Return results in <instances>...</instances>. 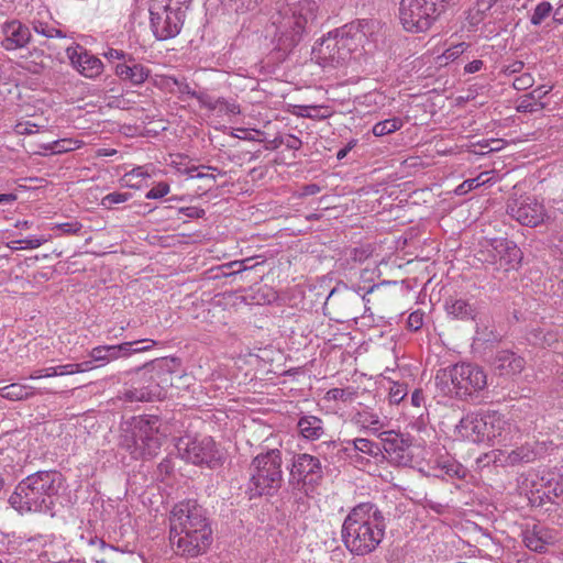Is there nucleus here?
Here are the masks:
<instances>
[{"label":"nucleus","instance_id":"1","mask_svg":"<svg viewBox=\"0 0 563 563\" xmlns=\"http://www.w3.org/2000/svg\"><path fill=\"white\" fill-rule=\"evenodd\" d=\"M169 540L176 552L197 558L212 543V529L206 510L196 500H184L174 506L169 518Z\"/></svg>","mask_w":563,"mask_h":563},{"label":"nucleus","instance_id":"2","mask_svg":"<svg viewBox=\"0 0 563 563\" xmlns=\"http://www.w3.org/2000/svg\"><path fill=\"white\" fill-rule=\"evenodd\" d=\"M319 4L314 0H287L276 7L271 16L275 32L273 41L278 51H292L317 22Z\"/></svg>","mask_w":563,"mask_h":563},{"label":"nucleus","instance_id":"3","mask_svg":"<svg viewBox=\"0 0 563 563\" xmlns=\"http://www.w3.org/2000/svg\"><path fill=\"white\" fill-rule=\"evenodd\" d=\"M386 522L378 508L362 503L351 509L342 526V539L354 555L374 552L385 537Z\"/></svg>","mask_w":563,"mask_h":563},{"label":"nucleus","instance_id":"4","mask_svg":"<svg viewBox=\"0 0 563 563\" xmlns=\"http://www.w3.org/2000/svg\"><path fill=\"white\" fill-rule=\"evenodd\" d=\"M176 365L175 358L162 357L133 369L135 380L124 388L119 399L126 402H151L165 399L168 388L173 385Z\"/></svg>","mask_w":563,"mask_h":563},{"label":"nucleus","instance_id":"5","mask_svg":"<svg viewBox=\"0 0 563 563\" xmlns=\"http://www.w3.org/2000/svg\"><path fill=\"white\" fill-rule=\"evenodd\" d=\"M62 485L63 475L59 472H36L16 485L9 503L20 514L46 511L54 504Z\"/></svg>","mask_w":563,"mask_h":563},{"label":"nucleus","instance_id":"6","mask_svg":"<svg viewBox=\"0 0 563 563\" xmlns=\"http://www.w3.org/2000/svg\"><path fill=\"white\" fill-rule=\"evenodd\" d=\"M457 432L473 443L506 441L512 432V424L497 411H487L484 415L470 413L461 419Z\"/></svg>","mask_w":563,"mask_h":563},{"label":"nucleus","instance_id":"7","mask_svg":"<svg viewBox=\"0 0 563 563\" xmlns=\"http://www.w3.org/2000/svg\"><path fill=\"white\" fill-rule=\"evenodd\" d=\"M162 421L154 415L133 418L131 435L123 440V446L134 459H150L158 454L165 435L161 432Z\"/></svg>","mask_w":563,"mask_h":563},{"label":"nucleus","instance_id":"8","mask_svg":"<svg viewBox=\"0 0 563 563\" xmlns=\"http://www.w3.org/2000/svg\"><path fill=\"white\" fill-rule=\"evenodd\" d=\"M249 494L251 498L273 496L283 482L282 454L272 450L257 455L251 464Z\"/></svg>","mask_w":563,"mask_h":563},{"label":"nucleus","instance_id":"9","mask_svg":"<svg viewBox=\"0 0 563 563\" xmlns=\"http://www.w3.org/2000/svg\"><path fill=\"white\" fill-rule=\"evenodd\" d=\"M435 380L445 385L448 393L456 396H468L483 390L487 386V376L482 367L471 363H460L441 369Z\"/></svg>","mask_w":563,"mask_h":563},{"label":"nucleus","instance_id":"10","mask_svg":"<svg viewBox=\"0 0 563 563\" xmlns=\"http://www.w3.org/2000/svg\"><path fill=\"white\" fill-rule=\"evenodd\" d=\"M446 0H401L399 20L412 33L428 31L445 10Z\"/></svg>","mask_w":563,"mask_h":563},{"label":"nucleus","instance_id":"11","mask_svg":"<svg viewBox=\"0 0 563 563\" xmlns=\"http://www.w3.org/2000/svg\"><path fill=\"white\" fill-rule=\"evenodd\" d=\"M151 26L155 37L159 41L173 38L179 34L184 24V11L180 7H172L167 3L153 1L150 7Z\"/></svg>","mask_w":563,"mask_h":563},{"label":"nucleus","instance_id":"12","mask_svg":"<svg viewBox=\"0 0 563 563\" xmlns=\"http://www.w3.org/2000/svg\"><path fill=\"white\" fill-rule=\"evenodd\" d=\"M507 213L526 227H537L548 220L544 205L534 197H520L508 202Z\"/></svg>","mask_w":563,"mask_h":563},{"label":"nucleus","instance_id":"13","mask_svg":"<svg viewBox=\"0 0 563 563\" xmlns=\"http://www.w3.org/2000/svg\"><path fill=\"white\" fill-rule=\"evenodd\" d=\"M183 450V459L196 465L213 467L221 461V453L211 437L188 440Z\"/></svg>","mask_w":563,"mask_h":563},{"label":"nucleus","instance_id":"14","mask_svg":"<svg viewBox=\"0 0 563 563\" xmlns=\"http://www.w3.org/2000/svg\"><path fill=\"white\" fill-rule=\"evenodd\" d=\"M66 55L70 65L86 78L95 79L103 71V63L79 44L67 47Z\"/></svg>","mask_w":563,"mask_h":563},{"label":"nucleus","instance_id":"15","mask_svg":"<svg viewBox=\"0 0 563 563\" xmlns=\"http://www.w3.org/2000/svg\"><path fill=\"white\" fill-rule=\"evenodd\" d=\"M366 25L367 22L365 21H356L333 31L338 37L339 48H341L344 62L367 41L364 30Z\"/></svg>","mask_w":563,"mask_h":563},{"label":"nucleus","instance_id":"16","mask_svg":"<svg viewBox=\"0 0 563 563\" xmlns=\"http://www.w3.org/2000/svg\"><path fill=\"white\" fill-rule=\"evenodd\" d=\"M383 449L391 460L399 464L408 463L410 459V448L412 440L409 435L401 434L394 430L379 433Z\"/></svg>","mask_w":563,"mask_h":563},{"label":"nucleus","instance_id":"17","mask_svg":"<svg viewBox=\"0 0 563 563\" xmlns=\"http://www.w3.org/2000/svg\"><path fill=\"white\" fill-rule=\"evenodd\" d=\"M492 253V261L507 265L506 269L516 268L522 260V252L516 243L504 238L492 239L485 245Z\"/></svg>","mask_w":563,"mask_h":563},{"label":"nucleus","instance_id":"18","mask_svg":"<svg viewBox=\"0 0 563 563\" xmlns=\"http://www.w3.org/2000/svg\"><path fill=\"white\" fill-rule=\"evenodd\" d=\"M0 44L5 51H15L25 47L32 37L27 25L19 20L4 22L0 26Z\"/></svg>","mask_w":563,"mask_h":563},{"label":"nucleus","instance_id":"19","mask_svg":"<svg viewBox=\"0 0 563 563\" xmlns=\"http://www.w3.org/2000/svg\"><path fill=\"white\" fill-rule=\"evenodd\" d=\"M291 474L303 484H317L322 478V465L318 457L301 453L294 461Z\"/></svg>","mask_w":563,"mask_h":563},{"label":"nucleus","instance_id":"20","mask_svg":"<svg viewBox=\"0 0 563 563\" xmlns=\"http://www.w3.org/2000/svg\"><path fill=\"white\" fill-rule=\"evenodd\" d=\"M339 41L334 32H329L320 43L313 46L312 55L322 67L338 66L344 63V57L339 48Z\"/></svg>","mask_w":563,"mask_h":563},{"label":"nucleus","instance_id":"21","mask_svg":"<svg viewBox=\"0 0 563 563\" xmlns=\"http://www.w3.org/2000/svg\"><path fill=\"white\" fill-rule=\"evenodd\" d=\"M115 75L123 81H129L134 86L145 82L151 74L150 69L135 62L132 56L128 60L117 64Z\"/></svg>","mask_w":563,"mask_h":563},{"label":"nucleus","instance_id":"22","mask_svg":"<svg viewBox=\"0 0 563 563\" xmlns=\"http://www.w3.org/2000/svg\"><path fill=\"white\" fill-rule=\"evenodd\" d=\"M494 366L500 375L512 376L523 371L526 361L509 350H503L496 354Z\"/></svg>","mask_w":563,"mask_h":563},{"label":"nucleus","instance_id":"23","mask_svg":"<svg viewBox=\"0 0 563 563\" xmlns=\"http://www.w3.org/2000/svg\"><path fill=\"white\" fill-rule=\"evenodd\" d=\"M133 345L134 343L131 342H124L117 345H99L91 349L89 356L95 362L107 364L121 357L131 355V346Z\"/></svg>","mask_w":563,"mask_h":563},{"label":"nucleus","instance_id":"24","mask_svg":"<svg viewBox=\"0 0 563 563\" xmlns=\"http://www.w3.org/2000/svg\"><path fill=\"white\" fill-rule=\"evenodd\" d=\"M240 298L247 305H266L276 300L277 295L269 284H252Z\"/></svg>","mask_w":563,"mask_h":563},{"label":"nucleus","instance_id":"25","mask_svg":"<svg viewBox=\"0 0 563 563\" xmlns=\"http://www.w3.org/2000/svg\"><path fill=\"white\" fill-rule=\"evenodd\" d=\"M162 86L166 89H169L173 91V87H177V91L181 95H188L192 98L199 99V101L210 108V109H217L219 103H223L222 101H212L209 97L205 95H197L195 90L190 88V86L186 81L178 80L175 77L172 76H163L162 79Z\"/></svg>","mask_w":563,"mask_h":563},{"label":"nucleus","instance_id":"26","mask_svg":"<svg viewBox=\"0 0 563 563\" xmlns=\"http://www.w3.org/2000/svg\"><path fill=\"white\" fill-rule=\"evenodd\" d=\"M445 311L453 319L468 321L476 317V308L463 298L450 297L445 300Z\"/></svg>","mask_w":563,"mask_h":563},{"label":"nucleus","instance_id":"27","mask_svg":"<svg viewBox=\"0 0 563 563\" xmlns=\"http://www.w3.org/2000/svg\"><path fill=\"white\" fill-rule=\"evenodd\" d=\"M352 421L362 431H367L378 437L382 433L380 430L385 427V422L380 419L379 415L368 408L357 411Z\"/></svg>","mask_w":563,"mask_h":563},{"label":"nucleus","instance_id":"28","mask_svg":"<svg viewBox=\"0 0 563 563\" xmlns=\"http://www.w3.org/2000/svg\"><path fill=\"white\" fill-rule=\"evenodd\" d=\"M552 90V86L542 85L530 93L522 96L517 104L519 112H536L544 108V103L541 101Z\"/></svg>","mask_w":563,"mask_h":563},{"label":"nucleus","instance_id":"29","mask_svg":"<svg viewBox=\"0 0 563 563\" xmlns=\"http://www.w3.org/2000/svg\"><path fill=\"white\" fill-rule=\"evenodd\" d=\"M522 541L528 549L536 552H542L545 549V545L550 543L551 536L547 529L533 526L532 528H527L522 532Z\"/></svg>","mask_w":563,"mask_h":563},{"label":"nucleus","instance_id":"30","mask_svg":"<svg viewBox=\"0 0 563 563\" xmlns=\"http://www.w3.org/2000/svg\"><path fill=\"white\" fill-rule=\"evenodd\" d=\"M300 434L307 440H319L324 433L323 421L316 416H305L298 421Z\"/></svg>","mask_w":563,"mask_h":563},{"label":"nucleus","instance_id":"31","mask_svg":"<svg viewBox=\"0 0 563 563\" xmlns=\"http://www.w3.org/2000/svg\"><path fill=\"white\" fill-rule=\"evenodd\" d=\"M45 18L51 19V15L47 11L44 12V15L41 12H38L37 16H34L32 19L31 24L35 33L43 35L47 38L66 36L60 29L56 27L55 23H51Z\"/></svg>","mask_w":563,"mask_h":563},{"label":"nucleus","instance_id":"32","mask_svg":"<svg viewBox=\"0 0 563 563\" xmlns=\"http://www.w3.org/2000/svg\"><path fill=\"white\" fill-rule=\"evenodd\" d=\"M35 394L33 387L20 383H12L0 388V397L11 401L26 400L34 397Z\"/></svg>","mask_w":563,"mask_h":563},{"label":"nucleus","instance_id":"33","mask_svg":"<svg viewBox=\"0 0 563 563\" xmlns=\"http://www.w3.org/2000/svg\"><path fill=\"white\" fill-rule=\"evenodd\" d=\"M437 468L450 478L463 479L466 476V468L452 457H441L437 461Z\"/></svg>","mask_w":563,"mask_h":563},{"label":"nucleus","instance_id":"34","mask_svg":"<svg viewBox=\"0 0 563 563\" xmlns=\"http://www.w3.org/2000/svg\"><path fill=\"white\" fill-rule=\"evenodd\" d=\"M247 268L243 266L242 263H232L231 266H218L216 268H212L209 271L207 280L217 282L223 278L228 277H236L238 275H242L244 272H246ZM243 278V276H241Z\"/></svg>","mask_w":563,"mask_h":563},{"label":"nucleus","instance_id":"35","mask_svg":"<svg viewBox=\"0 0 563 563\" xmlns=\"http://www.w3.org/2000/svg\"><path fill=\"white\" fill-rule=\"evenodd\" d=\"M347 443L353 445L354 451L363 453L367 456L376 457L380 454L379 445L372 440L356 438L352 441H347Z\"/></svg>","mask_w":563,"mask_h":563},{"label":"nucleus","instance_id":"36","mask_svg":"<svg viewBox=\"0 0 563 563\" xmlns=\"http://www.w3.org/2000/svg\"><path fill=\"white\" fill-rule=\"evenodd\" d=\"M490 180L489 173L485 172L475 178L466 179L455 188V194L459 196L466 195L473 189H476Z\"/></svg>","mask_w":563,"mask_h":563},{"label":"nucleus","instance_id":"37","mask_svg":"<svg viewBox=\"0 0 563 563\" xmlns=\"http://www.w3.org/2000/svg\"><path fill=\"white\" fill-rule=\"evenodd\" d=\"M402 126V121L399 118L386 119L377 122L373 126V134L375 136H384L390 134Z\"/></svg>","mask_w":563,"mask_h":563},{"label":"nucleus","instance_id":"38","mask_svg":"<svg viewBox=\"0 0 563 563\" xmlns=\"http://www.w3.org/2000/svg\"><path fill=\"white\" fill-rule=\"evenodd\" d=\"M80 147V142L71 139L57 140L52 143L43 144L42 148L53 154H59Z\"/></svg>","mask_w":563,"mask_h":563},{"label":"nucleus","instance_id":"39","mask_svg":"<svg viewBox=\"0 0 563 563\" xmlns=\"http://www.w3.org/2000/svg\"><path fill=\"white\" fill-rule=\"evenodd\" d=\"M355 396L356 391L353 388H332L325 393L323 399L328 402L338 400L349 402L352 401Z\"/></svg>","mask_w":563,"mask_h":563},{"label":"nucleus","instance_id":"40","mask_svg":"<svg viewBox=\"0 0 563 563\" xmlns=\"http://www.w3.org/2000/svg\"><path fill=\"white\" fill-rule=\"evenodd\" d=\"M552 12V5L548 1L540 2L533 10V13L530 18L531 24L538 26L540 25Z\"/></svg>","mask_w":563,"mask_h":563},{"label":"nucleus","instance_id":"41","mask_svg":"<svg viewBox=\"0 0 563 563\" xmlns=\"http://www.w3.org/2000/svg\"><path fill=\"white\" fill-rule=\"evenodd\" d=\"M468 48V44L465 42L457 43L455 45H452L448 49L443 52L441 56H439V60L442 64H448L449 62L455 60L459 56H461L466 49Z\"/></svg>","mask_w":563,"mask_h":563},{"label":"nucleus","instance_id":"42","mask_svg":"<svg viewBox=\"0 0 563 563\" xmlns=\"http://www.w3.org/2000/svg\"><path fill=\"white\" fill-rule=\"evenodd\" d=\"M47 241H48V239H46L44 236H41V238L31 236V238H26L23 240L12 241L11 244H19V246L11 245L10 247L14 249V250L36 249Z\"/></svg>","mask_w":563,"mask_h":563},{"label":"nucleus","instance_id":"43","mask_svg":"<svg viewBox=\"0 0 563 563\" xmlns=\"http://www.w3.org/2000/svg\"><path fill=\"white\" fill-rule=\"evenodd\" d=\"M54 228L59 230L63 235H77L80 233L82 224L79 221H70L57 223Z\"/></svg>","mask_w":563,"mask_h":563},{"label":"nucleus","instance_id":"44","mask_svg":"<svg viewBox=\"0 0 563 563\" xmlns=\"http://www.w3.org/2000/svg\"><path fill=\"white\" fill-rule=\"evenodd\" d=\"M130 198H131V194H129V192H111V194H108L102 199V205L104 207H111L113 205L123 203V202L128 201Z\"/></svg>","mask_w":563,"mask_h":563},{"label":"nucleus","instance_id":"45","mask_svg":"<svg viewBox=\"0 0 563 563\" xmlns=\"http://www.w3.org/2000/svg\"><path fill=\"white\" fill-rule=\"evenodd\" d=\"M55 549L59 550L60 552L65 551V545L63 543L57 544H51L49 549L45 550V555L48 558L49 561L54 563H63L66 561V555L63 553H58L55 551Z\"/></svg>","mask_w":563,"mask_h":563},{"label":"nucleus","instance_id":"46","mask_svg":"<svg viewBox=\"0 0 563 563\" xmlns=\"http://www.w3.org/2000/svg\"><path fill=\"white\" fill-rule=\"evenodd\" d=\"M170 190V187L167 183L161 181L157 185H155L153 188H151L145 197L147 199H161L165 197Z\"/></svg>","mask_w":563,"mask_h":563},{"label":"nucleus","instance_id":"47","mask_svg":"<svg viewBox=\"0 0 563 563\" xmlns=\"http://www.w3.org/2000/svg\"><path fill=\"white\" fill-rule=\"evenodd\" d=\"M407 395V388L402 384L395 383L389 389V401L398 405Z\"/></svg>","mask_w":563,"mask_h":563},{"label":"nucleus","instance_id":"48","mask_svg":"<svg viewBox=\"0 0 563 563\" xmlns=\"http://www.w3.org/2000/svg\"><path fill=\"white\" fill-rule=\"evenodd\" d=\"M534 79L529 73H523L514 79L512 86L517 90H526L532 87Z\"/></svg>","mask_w":563,"mask_h":563},{"label":"nucleus","instance_id":"49","mask_svg":"<svg viewBox=\"0 0 563 563\" xmlns=\"http://www.w3.org/2000/svg\"><path fill=\"white\" fill-rule=\"evenodd\" d=\"M410 330L418 331L423 325V314L419 311L411 312L407 320Z\"/></svg>","mask_w":563,"mask_h":563},{"label":"nucleus","instance_id":"50","mask_svg":"<svg viewBox=\"0 0 563 563\" xmlns=\"http://www.w3.org/2000/svg\"><path fill=\"white\" fill-rule=\"evenodd\" d=\"M56 368V376H64V375H73L79 373L81 365H75L74 364H64V365H57L53 366Z\"/></svg>","mask_w":563,"mask_h":563},{"label":"nucleus","instance_id":"51","mask_svg":"<svg viewBox=\"0 0 563 563\" xmlns=\"http://www.w3.org/2000/svg\"><path fill=\"white\" fill-rule=\"evenodd\" d=\"M55 376H56V368L51 366V367H46L43 369H37V371L32 372L30 374L29 378L32 380H36L40 378H49V377H55Z\"/></svg>","mask_w":563,"mask_h":563},{"label":"nucleus","instance_id":"52","mask_svg":"<svg viewBox=\"0 0 563 563\" xmlns=\"http://www.w3.org/2000/svg\"><path fill=\"white\" fill-rule=\"evenodd\" d=\"M279 144L285 145L289 150L297 151L301 147L302 142L297 136L290 134V135H287L286 137L282 139L279 141Z\"/></svg>","mask_w":563,"mask_h":563},{"label":"nucleus","instance_id":"53","mask_svg":"<svg viewBox=\"0 0 563 563\" xmlns=\"http://www.w3.org/2000/svg\"><path fill=\"white\" fill-rule=\"evenodd\" d=\"M179 213L184 214L186 218H202L205 216V210L198 207H186L180 208Z\"/></svg>","mask_w":563,"mask_h":563},{"label":"nucleus","instance_id":"54","mask_svg":"<svg viewBox=\"0 0 563 563\" xmlns=\"http://www.w3.org/2000/svg\"><path fill=\"white\" fill-rule=\"evenodd\" d=\"M299 109H300L299 114L305 118H324L325 117L324 114L318 113V111H319L318 107L301 106V107H299Z\"/></svg>","mask_w":563,"mask_h":563},{"label":"nucleus","instance_id":"55","mask_svg":"<svg viewBox=\"0 0 563 563\" xmlns=\"http://www.w3.org/2000/svg\"><path fill=\"white\" fill-rule=\"evenodd\" d=\"M186 173L190 178L210 179L212 181H216V177L213 174L201 173L199 172V167L187 168Z\"/></svg>","mask_w":563,"mask_h":563},{"label":"nucleus","instance_id":"56","mask_svg":"<svg viewBox=\"0 0 563 563\" xmlns=\"http://www.w3.org/2000/svg\"><path fill=\"white\" fill-rule=\"evenodd\" d=\"M148 343L147 345H141L140 347H135L133 349V346H131V354L132 353H143V352H147L150 351L154 345L157 344L156 341L152 340V339H144V340H141V341H134V345L139 344V343Z\"/></svg>","mask_w":563,"mask_h":563},{"label":"nucleus","instance_id":"57","mask_svg":"<svg viewBox=\"0 0 563 563\" xmlns=\"http://www.w3.org/2000/svg\"><path fill=\"white\" fill-rule=\"evenodd\" d=\"M523 67H525L523 62L515 60L504 67V73L506 75H514L517 73H521Z\"/></svg>","mask_w":563,"mask_h":563},{"label":"nucleus","instance_id":"58","mask_svg":"<svg viewBox=\"0 0 563 563\" xmlns=\"http://www.w3.org/2000/svg\"><path fill=\"white\" fill-rule=\"evenodd\" d=\"M104 57L108 59H119V60L122 59L124 62V60H128L129 56L121 49L109 48L104 53Z\"/></svg>","mask_w":563,"mask_h":563},{"label":"nucleus","instance_id":"59","mask_svg":"<svg viewBox=\"0 0 563 563\" xmlns=\"http://www.w3.org/2000/svg\"><path fill=\"white\" fill-rule=\"evenodd\" d=\"M483 66H484L483 60L475 59L465 65L464 71L467 74H474V73L479 71L483 68Z\"/></svg>","mask_w":563,"mask_h":563},{"label":"nucleus","instance_id":"60","mask_svg":"<svg viewBox=\"0 0 563 563\" xmlns=\"http://www.w3.org/2000/svg\"><path fill=\"white\" fill-rule=\"evenodd\" d=\"M18 129L21 134H33L38 131L37 125L30 122L18 124Z\"/></svg>","mask_w":563,"mask_h":563},{"label":"nucleus","instance_id":"61","mask_svg":"<svg viewBox=\"0 0 563 563\" xmlns=\"http://www.w3.org/2000/svg\"><path fill=\"white\" fill-rule=\"evenodd\" d=\"M424 402L423 393L421 389H416L411 395V405L420 408Z\"/></svg>","mask_w":563,"mask_h":563},{"label":"nucleus","instance_id":"62","mask_svg":"<svg viewBox=\"0 0 563 563\" xmlns=\"http://www.w3.org/2000/svg\"><path fill=\"white\" fill-rule=\"evenodd\" d=\"M551 492L556 498H563V474L559 475Z\"/></svg>","mask_w":563,"mask_h":563},{"label":"nucleus","instance_id":"63","mask_svg":"<svg viewBox=\"0 0 563 563\" xmlns=\"http://www.w3.org/2000/svg\"><path fill=\"white\" fill-rule=\"evenodd\" d=\"M320 190H321V188H320L319 185H317V184H309V185H306L302 188V195H305V196H313V195L319 194Z\"/></svg>","mask_w":563,"mask_h":563},{"label":"nucleus","instance_id":"64","mask_svg":"<svg viewBox=\"0 0 563 563\" xmlns=\"http://www.w3.org/2000/svg\"><path fill=\"white\" fill-rule=\"evenodd\" d=\"M354 145H355L354 141L350 142L345 147L341 148L336 153V158L338 159H343L347 155V153L353 148Z\"/></svg>","mask_w":563,"mask_h":563}]
</instances>
